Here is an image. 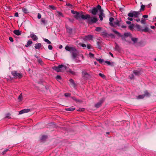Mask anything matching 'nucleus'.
Wrapping results in <instances>:
<instances>
[{
	"label": "nucleus",
	"instance_id": "1",
	"mask_svg": "<svg viewBox=\"0 0 156 156\" xmlns=\"http://www.w3.org/2000/svg\"><path fill=\"white\" fill-rule=\"evenodd\" d=\"M140 11H136L132 10L129 12L128 14V16L129 17L127 18V19L130 21L133 20V17L134 18H138L139 15H140Z\"/></svg>",
	"mask_w": 156,
	"mask_h": 156
},
{
	"label": "nucleus",
	"instance_id": "2",
	"mask_svg": "<svg viewBox=\"0 0 156 156\" xmlns=\"http://www.w3.org/2000/svg\"><path fill=\"white\" fill-rule=\"evenodd\" d=\"M84 16L86 18L85 19H82L83 20H87V23L90 24H92L96 23L98 20V19L94 17H90V15L87 14L84 15Z\"/></svg>",
	"mask_w": 156,
	"mask_h": 156
},
{
	"label": "nucleus",
	"instance_id": "3",
	"mask_svg": "<svg viewBox=\"0 0 156 156\" xmlns=\"http://www.w3.org/2000/svg\"><path fill=\"white\" fill-rule=\"evenodd\" d=\"M71 12L73 14H76L74 17L76 19H85L86 18L84 16V15L83 14V12H81L79 13L77 11L72 10Z\"/></svg>",
	"mask_w": 156,
	"mask_h": 156
},
{
	"label": "nucleus",
	"instance_id": "4",
	"mask_svg": "<svg viewBox=\"0 0 156 156\" xmlns=\"http://www.w3.org/2000/svg\"><path fill=\"white\" fill-rule=\"evenodd\" d=\"M102 9L101 6L98 5L97 6L94 7L92 9H90L89 11L90 13H91L93 15H95L97 14L98 10H99L100 11Z\"/></svg>",
	"mask_w": 156,
	"mask_h": 156
},
{
	"label": "nucleus",
	"instance_id": "5",
	"mask_svg": "<svg viewBox=\"0 0 156 156\" xmlns=\"http://www.w3.org/2000/svg\"><path fill=\"white\" fill-rule=\"evenodd\" d=\"M11 74L12 76L16 78H21L22 77L21 73H18L16 71H13L11 72Z\"/></svg>",
	"mask_w": 156,
	"mask_h": 156
},
{
	"label": "nucleus",
	"instance_id": "6",
	"mask_svg": "<svg viewBox=\"0 0 156 156\" xmlns=\"http://www.w3.org/2000/svg\"><path fill=\"white\" fill-rule=\"evenodd\" d=\"M109 23L110 25L113 27H116V26L120 27L121 26V23L118 20L115 21L113 23H112L109 22Z\"/></svg>",
	"mask_w": 156,
	"mask_h": 156
},
{
	"label": "nucleus",
	"instance_id": "7",
	"mask_svg": "<svg viewBox=\"0 0 156 156\" xmlns=\"http://www.w3.org/2000/svg\"><path fill=\"white\" fill-rule=\"evenodd\" d=\"M82 76L83 78L86 79H88L89 76V74L85 70H83L82 71Z\"/></svg>",
	"mask_w": 156,
	"mask_h": 156
},
{
	"label": "nucleus",
	"instance_id": "8",
	"mask_svg": "<svg viewBox=\"0 0 156 156\" xmlns=\"http://www.w3.org/2000/svg\"><path fill=\"white\" fill-rule=\"evenodd\" d=\"M71 52L72 53V58H75L77 55L78 51L75 48H74L73 51H72Z\"/></svg>",
	"mask_w": 156,
	"mask_h": 156
},
{
	"label": "nucleus",
	"instance_id": "9",
	"mask_svg": "<svg viewBox=\"0 0 156 156\" xmlns=\"http://www.w3.org/2000/svg\"><path fill=\"white\" fill-rule=\"evenodd\" d=\"M93 37L94 36L93 35L89 34L87 36H85L83 38V40L84 41L92 40Z\"/></svg>",
	"mask_w": 156,
	"mask_h": 156
},
{
	"label": "nucleus",
	"instance_id": "10",
	"mask_svg": "<svg viewBox=\"0 0 156 156\" xmlns=\"http://www.w3.org/2000/svg\"><path fill=\"white\" fill-rule=\"evenodd\" d=\"M104 10L103 9L101 10L99 12V17L100 18L101 21H102L103 20V17H105V15L104 14Z\"/></svg>",
	"mask_w": 156,
	"mask_h": 156
},
{
	"label": "nucleus",
	"instance_id": "11",
	"mask_svg": "<svg viewBox=\"0 0 156 156\" xmlns=\"http://www.w3.org/2000/svg\"><path fill=\"white\" fill-rule=\"evenodd\" d=\"M58 67L59 68V70H60V72H63L64 71L66 70L67 66L63 65H60L58 66Z\"/></svg>",
	"mask_w": 156,
	"mask_h": 156
},
{
	"label": "nucleus",
	"instance_id": "12",
	"mask_svg": "<svg viewBox=\"0 0 156 156\" xmlns=\"http://www.w3.org/2000/svg\"><path fill=\"white\" fill-rule=\"evenodd\" d=\"M30 37L32 38L33 41H36L38 39L37 37L35 35L34 33L32 32H30Z\"/></svg>",
	"mask_w": 156,
	"mask_h": 156
},
{
	"label": "nucleus",
	"instance_id": "13",
	"mask_svg": "<svg viewBox=\"0 0 156 156\" xmlns=\"http://www.w3.org/2000/svg\"><path fill=\"white\" fill-rule=\"evenodd\" d=\"M104 101V100L103 99H101L95 105V107L96 108H99L103 102Z\"/></svg>",
	"mask_w": 156,
	"mask_h": 156
},
{
	"label": "nucleus",
	"instance_id": "14",
	"mask_svg": "<svg viewBox=\"0 0 156 156\" xmlns=\"http://www.w3.org/2000/svg\"><path fill=\"white\" fill-rule=\"evenodd\" d=\"M30 111V109H24L20 111L19 112V114L21 115L23 113H27L29 112Z\"/></svg>",
	"mask_w": 156,
	"mask_h": 156
},
{
	"label": "nucleus",
	"instance_id": "15",
	"mask_svg": "<svg viewBox=\"0 0 156 156\" xmlns=\"http://www.w3.org/2000/svg\"><path fill=\"white\" fill-rule=\"evenodd\" d=\"M101 35L104 37H106L108 36V34L106 30H105L101 32Z\"/></svg>",
	"mask_w": 156,
	"mask_h": 156
},
{
	"label": "nucleus",
	"instance_id": "16",
	"mask_svg": "<svg viewBox=\"0 0 156 156\" xmlns=\"http://www.w3.org/2000/svg\"><path fill=\"white\" fill-rule=\"evenodd\" d=\"M74 48L73 47H69L68 46H66L65 47V49L66 50L71 52L72 51H73Z\"/></svg>",
	"mask_w": 156,
	"mask_h": 156
},
{
	"label": "nucleus",
	"instance_id": "17",
	"mask_svg": "<svg viewBox=\"0 0 156 156\" xmlns=\"http://www.w3.org/2000/svg\"><path fill=\"white\" fill-rule=\"evenodd\" d=\"M103 42L99 40L97 42V48L99 49H101V48L100 46L101 44H102Z\"/></svg>",
	"mask_w": 156,
	"mask_h": 156
},
{
	"label": "nucleus",
	"instance_id": "18",
	"mask_svg": "<svg viewBox=\"0 0 156 156\" xmlns=\"http://www.w3.org/2000/svg\"><path fill=\"white\" fill-rule=\"evenodd\" d=\"M41 24H43L44 25H45L47 23V21L44 18H42L41 20Z\"/></svg>",
	"mask_w": 156,
	"mask_h": 156
},
{
	"label": "nucleus",
	"instance_id": "19",
	"mask_svg": "<svg viewBox=\"0 0 156 156\" xmlns=\"http://www.w3.org/2000/svg\"><path fill=\"white\" fill-rule=\"evenodd\" d=\"M13 33L18 36L20 35L21 34V32L18 30H14L13 31Z\"/></svg>",
	"mask_w": 156,
	"mask_h": 156
},
{
	"label": "nucleus",
	"instance_id": "20",
	"mask_svg": "<svg viewBox=\"0 0 156 156\" xmlns=\"http://www.w3.org/2000/svg\"><path fill=\"white\" fill-rule=\"evenodd\" d=\"M41 46V44L40 43H38L35 44L34 48L35 49H39Z\"/></svg>",
	"mask_w": 156,
	"mask_h": 156
},
{
	"label": "nucleus",
	"instance_id": "21",
	"mask_svg": "<svg viewBox=\"0 0 156 156\" xmlns=\"http://www.w3.org/2000/svg\"><path fill=\"white\" fill-rule=\"evenodd\" d=\"M112 31L114 32L115 34L118 35L119 37H122V36L120 34L116 31L115 29L112 28Z\"/></svg>",
	"mask_w": 156,
	"mask_h": 156
},
{
	"label": "nucleus",
	"instance_id": "22",
	"mask_svg": "<svg viewBox=\"0 0 156 156\" xmlns=\"http://www.w3.org/2000/svg\"><path fill=\"white\" fill-rule=\"evenodd\" d=\"M53 69L56 71L57 72H61L60 70H59V68L58 67V66H55L53 67Z\"/></svg>",
	"mask_w": 156,
	"mask_h": 156
},
{
	"label": "nucleus",
	"instance_id": "23",
	"mask_svg": "<svg viewBox=\"0 0 156 156\" xmlns=\"http://www.w3.org/2000/svg\"><path fill=\"white\" fill-rule=\"evenodd\" d=\"M66 29L67 32L70 34L72 33V28L69 27H66Z\"/></svg>",
	"mask_w": 156,
	"mask_h": 156
},
{
	"label": "nucleus",
	"instance_id": "24",
	"mask_svg": "<svg viewBox=\"0 0 156 156\" xmlns=\"http://www.w3.org/2000/svg\"><path fill=\"white\" fill-rule=\"evenodd\" d=\"M37 61L38 63L41 65H43L44 63L42 60L41 58H38L37 59Z\"/></svg>",
	"mask_w": 156,
	"mask_h": 156
},
{
	"label": "nucleus",
	"instance_id": "25",
	"mask_svg": "<svg viewBox=\"0 0 156 156\" xmlns=\"http://www.w3.org/2000/svg\"><path fill=\"white\" fill-rule=\"evenodd\" d=\"M105 62L107 63L108 65H110L112 66H113L114 64L113 62H111L110 61H105Z\"/></svg>",
	"mask_w": 156,
	"mask_h": 156
},
{
	"label": "nucleus",
	"instance_id": "26",
	"mask_svg": "<svg viewBox=\"0 0 156 156\" xmlns=\"http://www.w3.org/2000/svg\"><path fill=\"white\" fill-rule=\"evenodd\" d=\"M32 43V41L29 40L27 41V44L25 45V47H28Z\"/></svg>",
	"mask_w": 156,
	"mask_h": 156
},
{
	"label": "nucleus",
	"instance_id": "27",
	"mask_svg": "<svg viewBox=\"0 0 156 156\" xmlns=\"http://www.w3.org/2000/svg\"><path fill=\"white\" fill-rule=\"evenodd\" d=\"M131 40L134 43H135L137 42L138 38H137L132 37L131 38Z\"/></svg>",
	"mask_w": 156,
	"mask_h": 156
},
{
	"label": "nucleus",
	"instance_id": "28",
	"mask_svg": "<svg viewBox=\"0 0 156 156\" xmlns=\"http://www.w3.org/2000/svg\"><path fill=\"white\" fill-rule=\"evenodd\" d=\"M47 136L45 135H43L42 136V137L41 138V140L42 141H44L47 139Z\"/></svg>",
	"mask_w": 156,
	"mask_h": 156
},
{
	"label": "nucleus",
	"instance_id": "29",
	"mask_svg": "<svg viewBox=\"0 0 156 156\" xmlns=\"http://www.w3.org/2000/svg\"><path fill=\"white\" fill-rule=\"evenodd\" d=\"M43 39L44 41L47 44H51V42L48 39L44 38H43Z\"/></svg>",
	"mask_w": 156,
	"mask_h": 156
},
{
	"label": "nucleus",
	"instance_id": "30",
	"mask_svg": "<svg viewBox=\"0 0 156 156\" xmlns=\"http://www.w3.org/2000/svg\"><path fill=\"white\" fill-rule=\"evenodd\" d=\"M133 73L136 76H138L140 74V72L137 70H135L133 71Z\"/></svg>",
	"mask_w": 156,
	"mask_h": 156
},
{
	"label": "nucleus",
	"instance_id": "31",
	"mask_svg": "<svg viewBox=\"0 0 156 156\" xmlns=\"http://www.w3.org/2000/svg\"><path fill=\"white\" fill-rule=\"evenodd\" d=\"M145 5H142L140 7V9L139 11H140H140H144V10Z\"/></svg>",
	"mask_w": 156,
	"mask_h": 156
},
{
	"label": "nucleus",
	"instance_id": "32",
	"mask_svg": "<svg viewBox=\"0 0 156 156\" xmlns=\"http://www.w3.org/2000/svg\"><path fill=\"white\" fill-rule=\"evenodd\" d=\"M136 27L138 31H141V27L138 24H136Z\"/></svg>",
	"mask_w": 156,
	"mask_h": 156
},
{
	"label": "nucleus",
	"instance_id": "33",
	"mask_svg": "<svg viewBox=\"0 0 156 156\" xmlns=\"http://www.w3.org/2000/svg\"><path fill=\"white\" fill-rule=\"evenodd\" d=\"M23 12L25 13H28L27 9L26 8H23L22 9Z\"/></svg>",
	"mask_w": 156,
	"mask_h": 156
},
{
	"label": "nucleus",
	"instance_id": "34",
	"mask_svg": "<svg viewBox=\"0 0 156 156\" xmlns=\"http://www.w3.org/2000/svg\"><path fill=\"white\" fill-rule=\"evenodd\" d=\"M145 97V95L144 94L139 95L137 98L138 99H143Z\"/></svg>",
	"mask_w": 156,
	"mask_h": 156
},
{
	"label": "nucleus",
	"instance_id": "35",
	"mask_svg": "<svg viewBox=\"0 0 156 156\" xmlns=\"http://www.w3.org/2000/svg\"><path fill=\"white\" fill-rule=\"evenodd\" d=\"M65 109L67 111H72L74 110L75 109V108H66Z\"/></svg>",
	"mask_w": 156,
	"mask_h": 156
},
{
	"label": "nucleus",
	"instance_id": "36",
	"mask_svg": "<svg viewBox=\"0 0 156 156\" xmlns=\"http://www.w3.org/2000/svg\"><path fill=\"white\" fill-rule=\"evenodd\" d=\"M101 29L102 28L101 27H97L96 28L95 30L98 32H99L101 31Z\"/></svg>",
	"mask_w": 156,
	"mask_h": 156
},
{
	"label": "nucleus",
	"instance_id": "37",
	"mask_svg": "<svg viewBox=\"0 0 156 156\" xmlns=\"http://www.w3.org/2000/svg\"><path fill=\"white\" fill-rule=\"evenodd\" d=\"M134 26V24H132L129 26V28L131 30H133V28Z\"/></svg>",
	"mask_w": 156,
	"mask_h": 156
},
{
	"label": "nucleus",
	"instance_id": "38",
	"mask_svg": "<svg viewBox=\"0 0 156 156\" xmlns=\"http://www.w3.org/2000/svg\"><path fill=\"white\" fill-rule=\"evenodd\" d=\"M69 81L70 83H71V84H72L73 85H75V83L74 81L72 79H69Z\"/></svg>",
	"mask_w": 156,
	"mask_h": 156
},
{
	"label": "nucleus",
	"instance_id": "39",
	"mask_svg": "<svg viewBox=\"0 0 156 156\" xmlns=\"http://www.w3.org/2000/svg\"><path fill=\"white\" fill-rule=\"evenodd\" d=\"M148 28L147 27H145L144 29L141 30V31L147 32L148 31Z\"/></svg>",
	"mask_w": 156,
	"mask_h": 156
},
{
	"label": "nucleus",
	"instance_id": "40",
	"mask_svg": "<svg viewBox=\"0 0 156 156\" xmlns=\"http://www.w3.org/2000/svg\"><path fill=\"white\" fill-rule=\"evenodd\" d=\"M97 60L100 63H102L103 62H104V60L103 59H97Z\"/></svg>",
	"mask_w": 156,
	"mask_h": 156
},
{
	"label": "nucleus",
	"instance_id": "41",
	"mask_svg": "<svg viewBox=\"0 0 156 156\" xmlns=\"http://www.w3.org/2000/svg\"><path fill=\"white\" fill-rule=\"evenodd\" d=\"M71 98L74 100L76 101V102H80V100L76 99L75 97H71Z\"/></svg>",
	"mask_w": 156,
	"mask_h": 156
},
{
	"label": "nucleus",
	"instance_id": "42",
	"mask_svg": "<svg viewBox=\"0 0 156 156\" xmlns=\"http://www.w3.org/2000/svg\"><path fill=\"white\" fill-rule=\"evenodd\" d=\"M69 72L73 75H75L76 74V73L71 69H69Z\"/></svg>",
	"mask_w": 156,
	"mask_h": 156
},
{
	"label": "nucleus",
	"instance_id": "43",
	"mask_svg": "<svg viewBox=\"0 0 156 156\" xmlns=\"http://www.w3.org/2000/svg\"><path fill=\"white\" fill-rule=\"evenodd\" d=\"M145 96H150V94L148 92V91L147 90H146L144 92V94Z\"/></svg>",
	"mask_w": 156,
	"mask_h": 156
},
{
	"label": "nucleus",
	"instance_id": "44",
	"mask_svg": "<svg viewBox=\"0 0 156 156\" xmlns=\"http://www.w3.org/2000/svg\"><path fill=\"white\" fill-rule=\"evenodd\" d=\"M129 78L132 80L134 79V76L133 74H131L129 76Z\"/></svg>",
	"mask_w": 156,
	"mask_h": 156
},
{
	"label": "nucleus",
	"instance_id": "45",
	"mask_svg": "<svg viewBox=\"0 0 156 156\" xmlns=\"http://www.w3.org/2000/svg\"><path fill=\"white\" fill-rule=\"evenodd\" d=\"M49 7L53 10H56V7L52 5H50Z\"/></svg>",
	"mask_w": 156,
	"mask_h": 156
},
{
	"label": "nucleus",
	"instance_id": "46",
	"mask_svg": "<svg viewBox=\"0 0 156 156\" xmlns=\"http://www.w3.org/2000/svg\"><path fill=\"white\" fill-rule=\"evenodd\" d=\"M76 62V63H79L81 62V61L80 60L77 59V58H75V59H73Z\"/></svg>",
	"mask_w": 156,
	"mask_h": 156
},
{
	"label": "nucleus",
	"instance_id": "47",
	"mask_svg": "<svg viewBox=\"0 0 156 156\" xmlns=\"http://www.w3.org/2000/svg\"><path fill=\"white\" fill-rule=\"evenodd\" d=\"M9 150V149H7L6 150H5L3 151L2 152V155H4L7 152V151H8Z\"/></svg>",
	"mask_w": 156,
	"mask_h": 156
},
{
	"label": "nucleus",
	"instance_id": "48",
	"mask_svg": "<svg viewBox=\"0 0 156 156\" xmlns=\"http://www.w3.org/2000/svg\"><path fill=\"white\" fill-rule=\"evenodd\" d=\"M130 34L129 33H125L124 34V35L126 37H128L130 35Z\"/></svg>",
	"mask_w": 156,
	"mask_h": 156
},
{
	"label": "nucleus",
	"instance_id": "49",
	"mask_svg": "<svg viewBox=\"0 0 156 156\" xmlns=\"http://www.w3.org/2000/svg\"><path fill=\"white\" fill-rule=\"evenodd\" d=\"M18 99H19L20 101H22V95L21 94H20L18 97Z\"/></svg>",
	"mask_w": 156,
	"mask_h": 156
},
{
	"label": "nucleus",
	"instance_id": "50",
	"mask_svg": "<svg viewBox=\"0 0 156 156\" xmlns=\"http://www.w3.org/2000/svg\"><path fill=\"white\" fill-rule=\"evenodd\" d=\"M56 78L57 80H60L61 79V77L59 75H57L56 76Z\"/></svg>",
	"mask_w": 156,
	"mask_h": 156
},
{
	"label": "nucleus",
	"instance_id": "51",
	"mask_svg": "<svg viewBox=\"0 0 156 156\" xmlns=\"http://www.w3.org/2000/svg\"><path fill=\"white\" fill-rule=\"evenodd\" d=\"M89 55L90 57L91 58H93L94 57V55L91 52H90L89 54Z\"/></svg>",
	"mask_w": 156,
	"mask_h": 156
},
{
	"label": "nucleus",
	"instance_id": "52",
	"mask_svg": "<svg viewBox=\"0 0 156 156\" xmlns=\"http://www.w3.org/2000/svg\"><path fill=\"white\" fill-rule=\"evenodd\" d=\"M64 95L66 97H70V94L69 93H66Z\"/></svg>",
	"mask_w": 156,
	"mask_h": 156
},
{
	"label": "nucleus",
	"instance_id": "53",
	"mask_svg": "<svg viewBox=\"0 0 156 156\" xmlns=\"http://www.w3.org/2000/svg\"><path fill=\"white\" fill-rule=\"evenodd\" d=\"M108 36H111L112 38H114L115 37V35L112 34H108Z\"/></svg>",
	"mask_w": 156,
	"mask_h": 156
},
{
	"label": "nucleus",
	"instance_id": "54",
	"mask_svg": "<svg viewBox=\"0 0 156 156\" xmlns=\"http://www.w3.org/2000/svg\"><path fill=\"white\" fill-rule=\"evenodd\" d=\"M114 19L113 17H110L109 19L110 22H109L112 23V22L114 20Z\"/></svg>",
	"mask_w": 156,
	"mask_h": 156
},
{
	"label": "nucleus",
	"instance_id": "55",
	"mask_svg": "<svg viewBox=\"0 0 156 156\" xmlns=\"http://www.w3.org/2000/svg\"><path fill=\"white\" fill-rule=\"evenodd\" d=\"M99 75L101 77H102L103 78H104L105 77V76L103 74H101V73H99Z\"/></svg>",
	"mask_w": 156,
	"mask_h": 156
},
{
	"label": "nucleus",
	"instance_id": "56",
	"mask_svg": "<svg viewBox=\"0 0 156 156\" xmlns=\"http://www.w3.org/2000/svg\"><path fill=\"white\" fill-rule=\"evenodd\" d=\"M48 48L50 50H51L52 49L53 47L51 45H49L48 47Z\"/></svg>",
	"mask_w": 156,
	"mask_h": 156
},
{
	"label": "nucleus",
	"instance_id": "57",
	"mask_svg": "<svg viewBox=\"0 0 156 156\" xmlns=\"http://www.w3.org/2000/svg\"><path fill=\"white\" fill-rule=\"evenodd\" d=\"M141 23L143 24L145 23V20L144 19H142L141 20Z\"/></svg>",
	"mask_w": 156,
	"mask_h": 156
},
{
	"label": "nucleus",
	"instance_id": "58",
	"mask_svg": "<svg viewBox=\"0 0 156 156\" xmlns=\"http://www.w3.org/2000/svg\"><path fill=\"white\" fill-rule=\"evenodd\" d=\"M41 14H40V13H38V15H37V18L38 19H39L41 18Z\"/></svg>",
	"mask_w": 156,
	"mask_h": 156
},
{
	"label": "nucleus",
	"instance_id": "59",
	"mask_svg": "<svg viewBox=\"0 0 156 156\" xmlns=\"http://www.w3.org/2000/svg\"><path fill=\"white\" fill-rule=\"evenodd\" d=\"M10 115L9 114H7L6 115L5 118L9 119L10 118Z\"/></svg>",
	"mask_w": 156,
	"mask_h": 156
},
{
	"label": "nucleus",
	"instance_id": "60",
	"mask_svg": "<svg viewBox=\"0 0 156 156\" xmlns=\"http://www.w3.org/2000/svg\"><path fill=\"white\" fill-rule=\"evenodd\" d=\"M9 39L11 42H12L13 41V39L11 37H9Z\"/></svg>",
	"mask_w": 156,
	"mask_h": 156
},
{
	"label": "nucleus",
	"instance_id": "61",
	"mask_svg": "<svg viewBox=\"0 0 156 156\" xmlns=\"http://www.w3.org/2000/svg\"><path fill=\"white\" fill-rule=\"evenodd\" d=\"M90 48H91V45H90V44H87V48L88 49H90Z\"/></svg>",
	"mask_w": 156,
	"mask_h": 156
},
{
	"label": "nucleus",
	"instance_id": "62",
	"mask_svg": "<svg viewBox=\"0 0 156 156\" xmlns=\"http://www.w3.org/2000/svg\"><path fill=\"white\" fill-rule=\"evenodd\" d=\"M81 46L83 47H86V44H81Z\"/></svg>",
	"mask_w": 156,
	"mask_h": 156
},
{
	"label": "nucleus",
	"instance_id": "63",
	"mask_svg": "<svg viewBox=\"0 0 156 156\" xmlns=\"http://www.w3.org/2000/svg\"><path fill=\"white\" fill-rule=\"evenodd\" d=\"M66 5L68 6H69L70 7L72 6V5L70 3H66Z\"/></svg>",
	"mask_w": 156,
	"mask_h": 156
},
{
	"label": "nucleus",
	"instance_id": "64",
	"mask_svg": "<svg viewBox=\"0 0 156 156\" xmlns=\"http://www.w3.org/2000/svg\"><path fill=\"white\" fill-rule=\"evenodd\" d=\"M19 16V14L18 12H16L14 14V16L16 17H18Z\"/></svg>",
	"mask_w": 156,
	"mask_h": 156
}]
</instances>
